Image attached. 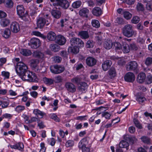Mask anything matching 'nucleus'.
I'll use <instances>...</instances> for the list:
<instances>
[{
  "instance_id": "obj_1",
  "label": "nucleus",
  "mask_w": 152,
  "mask_h": 152,
  "mask_svg": "<svg viewBox=\"0 0 152 152\" xmlns=\"http://www.w3.org/2000/svg\"><path fill=\"white\" fill-rule=\"evenodd\" d=\"M27 65L24 63L20 62L18 63L16 67L17 74L23 80H26L30 82H37L38 79L36 74L30 72L28 70Z\"/></svg>"
},
{
  "instance_id": "obj_2",
  "label": "nucleus",
  "mask_w": 152,
  "mask_h": 152,
  "mask_svg": "<svg viewBox=\"0 0 152 152\" xmlns=\"http://www.w3.org/2000/svg\"><path fill=\"white\" fill-rule=\"evenodd\" d=\"M122 32L123 35L128 38L132 37L135 34V31L134 30L133 26L130 24L125 25L122 29Z\"/></svg>"
},
{
  "instance_id": "obj_3",
  "label": "nucleus",
  "mask_w": 152,
  "mask_h": 152,
  "mask_svg": "<svg viewBox=\"0 0 152 152\" xmlns=\"http://www.w3.org/2000/svg\"><path fill=\"white\" fill-rule=\"evenodd\" d=\"M17 13L20 17L25 21H27L29 18L28 15L22 5H19L16 7Z\"/></svg>"
},
{
  "instance_id": "obj_4",
  "label": "nucleus",
  "mask_w": 152,
  "mask_h": 152,
  "mask_svg": "<svg viewBox=\"0 0 152 152\" xmlns=\"http://www.w3.org/2000/svg\"><path fill=\"white\" fill-rule=\"evenodd\" d=\"M51 72L55 74H58L62 73L64 70L65 68L63 66L56 65L51 66L50 67Z\"/></svg>"
},
{
  "instance_id": "obj_5",
  "label": "nucleus",
  "mask_w": 152,
  "mask_h": 152,
  "mask_svg": "<svg viewBox=\"0 0 152 152\" xmlns=\"http://www.w3.org/2000/svg\"><path fill=\"white\" fill-rule=\"evenodd\" d=\"M70 42L72 46H77L79 48L84 46V43L80 38L76 37L72 38L70 40Z\"/></svg>"
},
{
  "instance_id": "obj_6",
  "label": "nucleus",
  "mask_w": 152,
  "mask_h": 152,
  "mask_svg": "<svg viewBox=\"0 0 152 152\" xmlns=\"http://www.w3.org/2000/svg\"><path fill=\"white\" fill-rule=\"evenodd\" d=\"M137 63L135 61H132L128 62L126 65L127 71H134L137 69L138 66Z\"/></svg>"
},
{
  "instance_id": "obj_7",
  "label": "nucleus",
  "mask_w": 152,
  "mask_h": 152,
  "mask_svg": "<svg viewBox=\"0 0 152 152\" xmlns=\"http://www.w3.org/2000/svg\"><path fill=\"white\" fill-rule=\"evenodd\" d=\"M30 45L33 49H37L41 45V42L39 39L37 38H33L30 41Z\"/></svg>"
},
{
  "instance_id": "obj_8",
  "label": "nucleus",
  "mask_w": 152,
  "mask_h": 152,
  "mask_svg": "<svg viewBox=\"0 0 152 152\" xmlns=\"http://www.w3.org/2000/svg\"><path fill=\"white\" fill-rule=\"evenodd\" d=\"M56 3H53L54 6H60L65 9H67L69 5V3L66 0H56Z\"/></svg>"
},
{
  "instance_id": "obj_9",
  "label": "nucleus",
  "mask_w": 152,
  "mask_h": 152,
  "mask_svg": "<svg viewBox=\"0 0 152 152\" xmlns=\"http://www.w3.org/2000/svg\"><path fill=\"white\" fill-rule=\"evenodd\" d=\"M90 139L88 137H85L83 139L79 142L78 144V147L80 149H82L85 148H86V146L88 144Z\"/></svg>"
},
{
  "instance_id": "obj_10",
  "label": "nucleus",
  "mask_w": 152,
  "mask_h": 152,
  "mask_svg": "<svg viewBox=\"0 0 152 152\" xmlns=\"http://www.w3.org/2000/svg\"><path fill=\"white\" fill-rule=\"evenodd\" d=\"M65 86L67 91L73 93L75 92L76 91V86L72 83H66Z\"/></svg>"
},
{
  "instance_id": "obj_11",
  "label": "nucleus",
  "mask_w": 152,
  "mask_h": 152,
  "mask_svg": "<svg viewBox=\"0 0 152 152\" xmlns=\"http://www.w3.org/2000/svg\"><path fill=\"white\" fill-rule=\"evenodd\" d=\"M46 20L43 17H39L37 19V27L39 28H42L45 26L46 23Z\"/></svg>"
},
{
  "instance_id": "obj_12",
  "label": "nucleus",
  "mask_w": 152,
  "mask_h": 152,
  "mask_svg": "<svg viewBox=\"0 0 152 152\" xmlns=\"http://www.w3.org/2000/svg\"><path fill=\"white\" fill-rule=\"evenodd\" d=\"M66 42L65 38L63 36L59 35L57 36L56 42L58 45H64Z\"/></svg>"
},
{
  "instance_id": "obj_13",
  "label": "nucleus",
  "mask_w": 152,
  "mask_h": 152,
  "mask_svg": "<svg viewBox=\"0 0 152 152\" xmlns=\"http://www.w3.org/2000/svg\"><path fill=\"white\" fill-rule=\"evenodd\" d=\"M124 79L126 81L132 82L135 80V76L133 73L129 72L125 75L124 76Z\"/></svg>"
},
{
  "instance_id": "obj_14",
  "label": "nucleus",
  "mask_w": 152,
  "mask_h": 152,
  "mask_svg": "<svg viewBox=\"0 0 152 152\" xmlns=\"http://www.w3.org/2000/svg\"><path fill=\"white\" fill-rule=\"evenodd\" d=\"M10 28L12 32L15 33L18 32L20 29L19 24L16 22L12 23L10 25Z\"/></svg>"
},
{
  "instance_id": "obj_15",
  "label": "nucleus",
  "mask_w": 152,
  "mask_h": 152,
  "mask_svg": "<svg viewBox=\"0 0 152 152\" xmlns=\"http://www.w3.org/2000/svg\"><path fill=\"white\" fill-rule=\"evenodd\" d=\"M86 62L88 66H92L95 65L96 61L94 58L89 57L87 58Z\"/></svg>"
},
{
  "instance_id": "obj_16",
  "label": "nucleus",
  "mask_w": 152,
  "mask_h": 152,
  "mask_svg": "<svg viewBox=\"0 0 152 152\" xmlns=\"http://www.w3.org/2000/svg\"><path fill=\"white\" fill-rule=\"evenodd\" d=\"M145 77L146 76L145 73H140L138 75L137 81L139 83H142L144 81Z\"/></svg>"
},
{
  "instance_id": "obj_17",
  "label": "nucleus",
  "mask_w": 152,
  "mask_h": 152,
  "mask_svg": "<svg viewBox=\"0 0 152 152\" xmlns=\"http://www.w3.org/2000/svg\"><path fill=\"white\" fill-rule=\"evenodd\" d=\"M78 35L83 39H87L89 37L88 31H82L79 32Z\"/></svg>"
},
{
  "instance_id": "obj_18",
  "label": "nucleus",
  "mask_w": 152,
  "mask_h": 152,
  "mask_svg": "<svg viewBox=\"0 0 152 152\" xmlns=\"http://www.w3.org/2000/svg\"><path fill=\"white\" fill-rule=\"evenodd\" d=\"M33 57L39 59H42L44 57V54L40 51L36 50L33 53Z\"/></svg>"
},
{
  "instance_id": "obj_19",
  "label": "nucleus",
  "mask_w": 152,
  "mask_h": 152,
  "mask_svg": "<svg viewBox=\"0 0 152 152\" xmlns=\"http://www.w3.org/2000/svg\"><path fill=\"white\" fill-rule=\"evenodd\" d=\"M47 38L48 40L51 41L56 40L57 38L55 33L53 31H50L47 35Z\"/></svg>"
},
{
  "instance_id": "obj_20",
  "label": "nucleus",
  "mask_w": 152,
  "mask_h": 152,
  "mask_svg": "<svg viewBox=\"0 0 152 152\" xmlns=\"http://www.w3.org/2000/svg\"><path fill=\"white\" fill-rule=\"evenodd\" d=\"M112 64L111 61L109 60L105 61L102 64V67L104 70H107L110 67Z\"/></svg>"
},
{
  "instance_id": "obj_21",
  "label": "nucleus",
  "mask_w": 152,
  "mask_h": 152,
  "mask_svg": "<svg viewBox=\"0 0 152 152\" xmlns=\"http://www.w3.org/2000/svg\"><path fill=\"white\" fill-rule=\"evenodd\" d=\"M89 10L86 8H83L81 9L79 11V15L81 16L88 17V14L89 13Z\"/></svg>"
},
{
  "instance_id": "obj_22",
  "label": "nucleus",
  "mask_w": 152,
  "mask_h": 152,
  "mask_svg": "<svg viewBox=\"0 0 152 152\" xmlns=\"http://www.w3.org/2000/svg\"><path fill=\"white\" fill-rule=\"evenodd\" d=\"M92 12L94 15L99 16L102 14V10L99 7H96L93 9L92 11Z\"/></svg>"
},
{
  "instance_id": "obj_23",
  "label": "nucleus",
  "mask_w": 152,
  "mask_h": 152,
  "mask_svg": "<svg viewBox=\"0 0 152 152\" xmlns=\"http://www.w3.org/2000/svg\"><path fill=\"white\" fill-rule=\"evenodd\" d=\"M52 15L55 18L58 19L61 16V12L58 10L53 9L51 11Z\"/></svg>"
},
{
  "instance_id": "obj_24",
  "label": "nucleus",
  "mask_w": 152,
  "mask_h": 152,
  "mask_svg": "<svg viewBox=\"0 0 152 152\" xmlns=\"http://www.w3.org/2000/svg\"><path fill=\"white\" fill-rule=\"evenodd\" d=\"M108 76L109 77L112 79L116 76V73L115 68L113 67H111L108 72Z\"/></svg>"
},
{
  "instance_id": "obj_25",
  "label": "nucleus",
  "mask_w": 152,
  "mask_h": 152,
  "mask_svg": "<svg viewBox=\"0 0 152 152\" xmlns=\"http://www.w3.org/2000/svg\"><path fill=\"white\" fill-rule=\"evenodd\" d=\"M2 36L5 38H8L11 34V31L9 29L6 28L2 31Z\"/></svg>"
},
{
  "instance_id": "obj_26",
  "label": "nucleus",
  "mask_w": 152,
  "mask_h": 152,
  "mask_svg": "<svg viewBox=\"0 0 152 152\" xmlns=\"http://www.w3.org/2000/svg\"><path fill=\"white\" fill-rule=\"evenodd\" d=\"M113 44L111 40H107L104 42V47L106 49H110L112 48Z\"/></svg>"
},
{
  "instance_id": "obj_27",
  "label": "nucleus",
  "mask_w": 152,
  "mask_h": 152,
  "mask_svg": "<svg viewBox=\"0 0 152 152\" xmlns=\"http://www.w3.org/2000/svg\"><path fill=\"white\" fill-rule=\"evenodd\" d=\"M50 48L51 50L54 52L58 51L60 49V46L56 44H52L50 46Z\"/></svg>"
},
{
  "instance_id": "obj_28",
  "label": "nucleus",
  "mask_w": 152,
  "mask_h": 152,
  "mask_svg": "<svg viewBox=\"0 0 152 152\" xmlns=\"http://www.w3.org/2000/svg\"><path fill=\"white\" fill-rule=\"evenodd\" d=\"M80 86L78 87V89L81 91H83L87 88L88 85L84 82H81L80 83Z\"/></svg>"
},
{
  "instance_id": "obj_29",
  "label": "nucleus",
  "mask_w": 152,
  "mask_h": 152,
  "mask_svg": "<svg viewBox=\"0 0 152 152\" xmlns=\"http://www.w3.org/2000/svg\"><path fill=\"white\" fill-rule=\"evenodd\" d=\"M79 48L77 46H74L73 47H70L68 49V50L69 52L75 54H76L79 52Z\"/></svg>"
},
{
  "instance_id": "obj_30",
  "label": "nucleus",
  "mask_w": 152,
  "mask_h": 152,
  "mask_svg": "<svg viewBox=\"0 0 152 152\" xmlns=\"http://www.w3.org/2000/svg\"><path fill=\"white\" fill-rule=\"evenodd\" d=\"M129 146V143L124 140L121 141L119 144V146L120 148H126L127 150L128 149V147Z\"/></svg>"
},
{
  "instance_id": "obj_31",
  "label": "nucleus",
  "mask_w": 152,
  "mask_h": 152,
  "mask_svg": "<svg viewBox=\"0 0 152 152\" xmlns=\"http://www.w3.org/2000/svg\"><path fill=\"white\" fill-rule=\"evenodd\" d=\"M20 53L23 55L25 56H30L32 53L30 50L26 49H22L20 50Z\"/></svg>"
},
{
  "instance_id": "obj_32",
  "label": "nucleus",
  "mask_w": 152,
  "mask_h": 152,
  "mask_svg": "<svg viewBox=\"0 0 152 152\" xmlns=\"http://www.w3.org/2000/svg\"><path fill=\"white\" fill-rule=\"evenodd\" d=\"M121 49L122 50L124 53H128L130 51L129 45L126 43H125V44H124L122 47Z\"/></svg>"
},
{
  "instance_id": "obj_33",
  "label": "nucleus",
  "mask_w": 152,
  "mask_h": 152,
  "mask_svg": "<svg viewBox=\"0 0 152 152\" xmlns=\"http://www.w3.org/2000/svg\"><path fill=\"white\" fill-rule=\"evenodd\" d=\"M0 23L1 26L4 27H6L9 24L10 21L8 19L4 18L2 19L0 21Z\"/></svg>"
},
{
  "instance_id": "obj_34",
  "label": "nucleus",
  "mask_w": 152,
  "mask_h": 152,
  "mask_svg": "<svg viewBox=\"0 0 152 152\" xmlns=\"http://www.w3.org/2000/svg\"><path fill=\"white\" fill-rule=\"evenodd\" d=\"M69 21V18H65L62 19L60 20V26L61 27H63L65 25L68 24Z\"/></svg>"
},
{
  "instance_id": "obj_35",
  "label": "nucleus",
  "mask_w": 152,
  "mask_h": 152,
  "mask_svg": "<svg viewBox=\"0 0 152 152\" xmlns=\"http://www.w3.org/2000/svg\"><path fill=\"white\" fill-rule=\"evenodd\" d=\"M43 80L44 83L47 85H50L53 83L54 80L52 79L45 77L44 78Z\"/></svg>"
},
{
  "instance_id": "obj_36",
  "label": "nucleus",
  "mask_w": 152,
  "mask_h": 152,
  "mask_svg": "<svg viewBox=\"0 0 152 152\" xmlns=\"http://www.w3.org/2000/svg\"><path fill=\"white\" fill-rule=\"evenodd\" d=\"M124 17L127 20H129L132 17V14L129 12L125 10L123 14Z\"/></svg>"
},
{
  "instance_id": "obj_37",
  "label": "nucleus",
  "mask_w": 152,
  "mask_h": 152,
  "mask_svg": "<svg viewBox=\"0 0 152 152\" xmlns=\"http://www.w3.org/2000/svg\"><path fill=\"white\" fill-rule=\"evenodd\" d=\"M82 4V2L78 0L74 2L72 5V7L74 8H79Z\"/></svg>"
},
{
  "instance_id": "obj_38",
  "label": "nucleus",
  "mask_w": 152,
  "mask_h": 152,
  "mask_svg": "<svg viewBox=\"0 0 152 152\" xmlns=\"http://www.w3.org/2000/svg\"><path fill=\"white\" fill-rule=\"evenodd\" d=\"M30 61L31 66L32 68L36 67L39 63V61L37 59H32Z\"/></svg>"
},
{
  "instance_id": "obj_39",
  "label": "nucleus",
  "mask_w": 152,
  "mask_h": 152,
  "mask_svg": "<svg viewBox=\"0 0 152 152\" xmlns=\"http://www.w3.org/2000/svg\"><path fill=\"white\" fill-rule=\"evenodd\" d=\"M137 10L138 12H143L144 10L143 5L141 3H138L136 6Z\"/></svg>"
},
{
  "instance_id": "obj_40",
  "label": "nucleus",
  "mask_w": 152,
  "mask_h": 152,
  "mask_svg": "<svg viewBox=\"0 0 152 152\" xmlns=\"http://www.w3.org/2000/svg\"><path fill=\"white\" fill-rule=\"evenodd\" d=\"M5 3L6 7L9 8L12 7L13 5V3L12 0H5Z\"/></svg>"
},
{
  "instance_id": "obj_41",
  "label": "nucleus",
  "mask_w": 152,
  "mask_h": 152,
  "mask_svg": "<svg viewBox=\"0 0 152 152\" xmlns=\"http://www.w3.org/2000/svg\"><path fill=\"white\" fill-rule=\"evenodd\" d=\"M94 44L95 42L91 40H88L87 42L86 45L87 48H93Z\"/></svg>"
},
{
  "instance_id": "obj_42",
  "label": "nucleus",
  "mask_w": 152,
  "mask_h": 152,
  "mask_svg": "<svg viewBox=\"0 0 152 152\" xmlns=\"http://www.w3.org/2000/svg\"><path fill=\"white\" fill-rule=\"evenodd\" d=\"M34 113L36 115H39L41 116L42 118L43 116L45 114L44 113L40 111L38 109H36L34 110L33 111Z\"/></svg>"
},
{
  "instance_id": "obj_43",
  "label": "nucleus",
  "mask_w": 152,
  "mask_h": 152,
  "mask_svg": "<svg viewBox=\"0 0 152 152\" xmlns=\"http://www.w3.org/2000/svg\"><path fill=\"white\" fill-rule=\"evenodd\" d=\"M133 122L136 126L138 128L141 129H142V127L139 121L136 118L133 119Z\"/></svg>"
},
{
  "instance_id": "obj_44",
  "label": "nucleus",
  "mask_w": 152,
  "mask_h": 152,
  "mask_svg": "<svg viewBox=\"0 0 152 152\" xmlns=\"http://www.w3.org/2000/svg\"><path fill=\"white\" fill-rule=\"evenodd\" d=\"M130 50L134 51H137L138 50L139 48L135 43H132L129 45Z\"/></svg>"
},
{
  "instance_id": "obj_45",
  "label": "nucleus",
  "mask_w": 152,
  "mask_h": 152,
  "mask_svg": "<svg viewBox=\"0 0 152 152\" xmlns=\"http://www.w3.org/2000/svg\"><path fill=\"white\" fill-rule=\"evenodd\" d=\"M91 23L92 26L96 28H98L100 26V23L98 20H92Z\"/></svg>"
},
{
  "instance_id": "obj_46",
  "label": "nucleus",
  "mask_w": 152,
  "mask_h": 152,
  "mask_svg": "<svg viewBox=\"0 0 152 152\" xmlns=\"http://www.w3.org/2000/svg\"><path fill=\"white\" fill-rule=\"evenodd\" d=\"M127 140H128L130 143L132 144L136 142L137 139L134 136L129 137L127 138Z\"/></svg>"
},
{
  "instance_id": "obj_47",
  "label": "nucleus",
  "mask_w": 152,
  "mask_h": 152,
  "mask_svg": "<svg viewBox=\"0 0 152 152\" xmlns=\"http://www.w3.org/2000/svg\"><path fill=\"white\" fill-rule=\"evenodd\" d=\"M142 141L145 143L149 144L150 142V139L148 137L143 136L141 138Z\"/></svg>"
},
{
  "instance_id": "obj_48",
  "label": "nucleus",
  "mask_w": 152,
  "mask_h": 152,
  "mask_svg": "<svg viewBox=\"0 0 152 152\" xmlns=\"http://www.w3.org/2000/svg\"><path fill=\"white\" fill-rule=\"evenodd\" d=\"M140 18L137 16L133 17L131 20V22L133 23L136 24L138 23L140 21Z\"/></svg>"
},
{
  "instance_id": "obj_49",
  "label": "nucleus",
  "mask_w": 152,
  "mask_h": 152,
  "mask_svg": "<svg viewBox=\"0 0 152 152\" xmlns=\"http://www.w3.org/2000/svg\"><path fill=\"white\" fill-rule=\"evenodd\" d=\"M96 40L99 44L101 45L102 43V37L100 34L97 35L95 37Z\"/></svg>"
},
{
  "instance_id": "obj_50",
  "label": "nucleus",
  "mask_w": 152,
  "mask_h": 152,
  "mask_svg": "<svg viewBox=\"0 0 152 152\" xmlns=\"http://www.w3.org/2000/svg\"><path fill=\"white\" fill-rule=\"evenodd\" d=\"M136 100L139 104H141L146 101V99L143 96H140L137 97Z\"/></svg>"
},
{
  "instance_id": "obj_51",
  "label": "nucleus",
  "mask_w": 152,
  "mask_h": 152,
  "mask_svg": "<svg viewBox=\"0 0 152 152\" xmlns=\"http://www.w3.org/2000/svg\"><path fill=\"white\" fill-rule=\"evenodd\" d=\"M25 109V107L22 105H18L16 107L15 110L17 112L20 113Z\"/></svg>"
},
{
  "instance_id": "obj_52",
  "label": "nucleus",
  "mask_w": 152,
  "mask_h": 152,
  "mask_svg": "<svg viewBox=\"0 0 152 152\" xmlns=\"http://www.w3.org/2000/svg\"><path fill=\"white\" fill-rule=\"evenodd\" d=\"M55 83H59L62 82L63 79L62 77L60 75L57 76L55 77Z\"/></svg>"
},
{
  "instance_id": "obj_53",
  "label": "nucleus",
  "mask_w": 152,
  "mask_h": 152,
  "mask_svg": "<svg viewBox=\"0 0 152 152\" xmlns=\"http://www.w3.org/2000/svg\"><path fill=\"white\" fill-rule=\"evenodd\" d=\"M145 63L147 66L151 65L152 63V58L150 57L147 58L145 60Z\"/></svg>"
},
{
  "instance_id": "obj_54",
  "label": "nucleus",
  "mask_w": 152,
  "mask_h": 152,
  "mask_svg": "<svg viewBox=\"0 0 152 152\" xmlns=\"http://www.w3.org/2000/svg\"><path fill=\"white\" fill-rule=\"evenodd\" d=\"M102 117H104L106 119H110L111 115L107 112H102Z\"/></svg>"
},
{
  "instance_id": "obj_55",
  "label": "nucleus",
  "mask_w": 152,
  "mask_h": 152,
  "mask_svg": "<svg viewBox=\"0 0 152 152\" xmlns=\"http://www.w3.org/2000/svg\"><path fill=\"white\" fill-rule=\"evenodd\" d=\"M74 145V142L72 140H69L66 143V146L67 147L72 146Z\"/></svg>"
},
{
  "instance_id": "obj_56",
  "label": "nucleus",
  "mask_w": 152,
  "mask_h": 152,
  "mask_svg": "<svg viewBox=\"0 0 152 152\" xmlns=\"http://www.w3.org/2000/svg\"><path fill=\"white\" fill-rule=\"evenodd\" d=\"M71 81L73 83L77 84L80 81V78L76 77L72 78L71 80Z\"/></svg>"
},
{
  "instance_id": "obj_57",
  "label": "nucleus",
  "mask_w": 152,
  "mask_h": 152,
  "mask_svg": "<svg viewBox=\"0 0 152 152\" xmlns=\"http://www.w3.org/2000/svg\"><path fill=\"white\" fill-rule=\"evenodd\" d=\"M114 45L116 50H120L121 49L122 47L121 45L119 42H115L114 43Z\"/></svg>"
},
{
  "instance_id": "obj_58",
  "label": "nucleus",
  "mask_w": 152,
  "mask_h": 152,
  "mask_svg": "<svg viewBox=\"0 0 152 152\" xmlns=\"http://www.w3.org/2000/svg\"><path fill=\"white\" fill-rule=\"evenodd\" d=\"M53 60L56 63H59L61 61L62 58L59 56H56L53 57Z\"/></svg>"
},
{
  "instance_id": "obj_59",
  "label": "nucleus",
  "mask_w": 152,
  "mask_h": 152,
  "mask_svg": "<svg viewBox=\"0 0 152 152\" xmlns=\"http://www.w3.org/2000/svg\"><path fill=\"white\" fill-rule=\"evenodd\" d=\"M147 82L148 84H150L152 83V75H148L147 77Z\"/></svg>"
},
{
  "instance_id": "obj_60",
  "label": "nucleus",
  "mask_w": 152,
  "mask_h": 152,
  "mask_svg": "<svg viewBox=\"0 0 152 152\" xmlns=\"http://www.w3.org/2000/svg\"><path fill=\"white\" fill-rule=\"evenodd\" d=\"M116 23L119 24H123V19L122 18L118 17L116 19Z\"/></svg>"
},
{
  "instance_id": "obj_61",
  "label": "nucleus",
  "mask_w": 152,
  "mask_h": 152,
  "mask_svg": "<svg viewBox=\"0 0 152 152\" xmlns=\"http://www.w3.org/2000/svg\"><path fill=\"white\" fill-rule=\"evenodd\" d=\"M17 148L19 150H22L24 148V145L23 143L21 142H19L17 144Z\"/></svg>"
},
{
  "instance_id": "obj_62",
  "label": "nucleus",
  "mask_w": 152,
  "mask_h": 152,
  "mask_svg": "<svg viewBox=\"0 0 152 152\" xmlns=\"http://www.w3.org/2000/svg\"><path fill=\"white\" fill-rule=\"evenodd\" d=\"M2 75L4 77L5 79H8L9 77L10 73L8 72L3 71L2 72Z\"/></svg>"
},
{
  "instance_id": "obj_63",
  "label": "nucleus",
  "mask_w": 152,
  "mask_h": 152,
  "mask_svg": "<svg viewBox=\"0 0 152 152\" xmlns=\"http://www.w3.org/2000/svg\"><path fill=\"white\" fill-rule=\"evenodd\" d=\"M9 102L7 101H4L2 102V107L3 108H5L7 107L9 104Z\"/></svg>"
},
{
  "instance_id": "obj_64",
  "label": "nucleus",
  "mask_w": 152,
  "mask_h": 152,
  "mask_svg": "<svg viewBox=\"0 0 152 152\" xmlns=\"http://www.w3.org/2000/svg\"><path fill=\"white\" fill-rule=\"evenodd\" d=\"M82 149L83 152H94L92 149L88 147Z\"/></svg>"
}]
</instances>
